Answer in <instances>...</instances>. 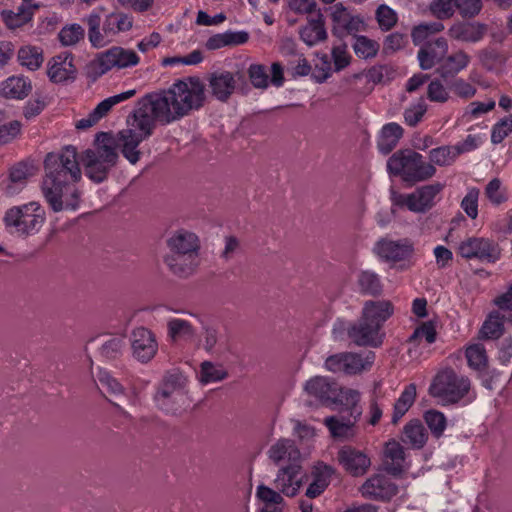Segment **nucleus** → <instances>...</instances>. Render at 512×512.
Segmentation results:
<instances>
[{
    "instance_id": "45",
    "label": "nucleus",
    "mask_w": 512,
    "mask_h": 512,
    "mask_svg": "<svg viewBox=\"0 0 512 512\" xmlns=\"http://www.w3.org/2000/svg\"><path fill=\"white\" fill-rule=\"evenodd\" d=\"M84 36V28L76 23L64 26L58 34V38L63 46L75 45L80 40H83Z\"/></svg>"
},
{
    "instance_id": "52",
    "label": "nucleus",
    "mask_w": 512,
    "mask_h": 512,
    "mask_svg": "<svg viewBox=\"0 0 512 512\" xmlns=\"http://www.w3.org/2000/svg\"><path fill=\"white\" fill-rule=\"evenodd\" d=\"M512 132V114L500 119L492 128L491 142L501 143Z\"/></svg>"
},
{
    "instance_id": "63",
    "label": "nucleus",
    "mask_w": 512,
    "mask_h": 512,
    "mask_svg": "<svg viewBox=\"0 0 512 512\" xmlns=\"http://www.w3.org/2000/svg\"><path fill=\"white\" fill-rule=\"evenodd\" d=\"M21 131V123L13 120L0 126V144H7L15 139Z\"/></svg>"
},
{
    "instance_id": "4",
    "label": "nucleus",
    "mask_w": 512,
    "mask_h": 512,
    "mask_svg": "<svg viewBox=\"0 0 512 512\" xmlns=\"http://www.w3.org/2000/svg\"><path fill=\"white\" fill-rule=\"evenodd\" d=\"M387 170L390 175L400 176L410 185L426 181L436 173L434 165L425 162L424 157L412 149L398 150L390 156Z\"/></svg>"
},
{
    "instance_id": "18",
    "label": "nucleus",
    "mask_w": 512,
    "mask_h": 512,
    "mask_svg": "<svg viewBox=\"0 0 512 512\" xmlns=\"http://www.w3.org/2000/svg\"><path fill=\"white\" fill-rule=\"evenodd\" d=\"M301 470L300 463L296 462L281 467L274 480L275 489L287 497H294L302 485Z\"/></svg>"
},
{
    "instance_id": "35",
    "label": "nucleus",
    "mask_w": 512,
    "mask_h": 512,
    "mask_svg": "<svg viewBox=\"0 0 512 512\" xmlns=\"http://www.w3.org/2000/svg\"><path fill=\"white\" fill-rule=\"evenodd\" d=\"M505 316L499 311H493L489 314L480 329L482 339H498L504 333Z\"/></svg>"
},
{
    "instance_id": "31",
    "label": "nucleus",
    "mask_w": 512,
    "mask_h": 512,
    "mask_svg": "<svg viewBox=\"0 0 512 512\" xmlns=\"http://www.w3.org/2000/svg\"><path fill=\"white\" fill-rule=\"evenodd\" d=\"M32 90L30 80L24 77H10L2 84V95L10 99H24Z\"/></svg>"
},
{
    "instance_id": "46",
    "label": "nucleus",
    "mask_w": 512,
    "mask_h": 512,
    "mask_svg": "<svg viewBox=\"0 0 512 512\" xmlns=\"http://www.w3.org/2000/svg\"><path fill=\"white\" fill-rule=\"evenodd\" d=\"M456 158L457 154L453 146H441L429 152V159L432 165L448 166L452 164Z\"/></svg>"
},
{
    "instance_id": "21",
    "label": "nucleus",
    "mask_w": 512,
    "mask_h": 512,
    "mask_svg": "<svg viewBox=\"0 0 512 512\" xmlns=\"http://www.w3.org/2000/svg\"><path fill=\"white\" fill-rule=\"evenodd\" d=\"M394 306L389 300H368L364 303L361 316L382 329L384 323L393 315Z\"/></svg>"
},
{
    "instance_id": "37",
    "label": "nucleus",
    "mask_w": 512,
    "mask_h": 512,
    "mask_svg": "<svg viewBox=\"0 0 512 512\" xmlns=\"http://www.w3.org/2000/svg\"><path fill=\"white\" fill-rule=\"evenodd\" d=\"M125 346L124 336H110L102 341L99 353L107 360H116L122 356Z\"/></svg>"
},
{
    "instance_id": "59",
    "label": "nucleus",
    "mask_w": 512,
    "mask_h": 512,
    "mask_svg": "<svg viewBox=\"0 0 512 512\" xmlns=\"http://www.w3.org/2000/svg\"><path fill=\"white\" fill-rule=\"evenodd\" d=\"M249 79L255 88L264 89L268 86V75L264 65L252 64L248 69Z\"/></svg>"
},
{
    "instance_id": "58",
    "label": "nucleus",
    "mask_w": 512,
    "mask_h": 512,
    "mask_svg": "<svg viewBox=\"0 0 512 512\" xmlns=\"http://www.w3.org/2000/svg\"><path fill=\"white\" fill-rule=\"evenodd\" d=\"M376 18L382 30H390L396 23V13L387 5H380L376 10Z\"/></svg>"
},
{
    "instance_id": "62",
    "label": "nucleus",
    "mask_w": 512,
    "mask_h": 512,
    "mask_svg": "<svg viewBox=\"0 0 512 512\" xmlns=\"http://www.w3.org/2000/svg\"><path fill=\"white\" fill-rule=\"evenodd\" d=\"M427 111V106L423 99H420L419 102L410 107L407 108L404 111V119L407 125L411 127H415L422 119L424 114Z\"/></svg>"
},
{
    "instance_id": "12",
    "label": "nucleus",
    "mask_w": 512,
    "mask_h": 512,
    "mask_svg": "<svg viewBox=\"0 0 512 512\" xmlns=\"http://www.w3.org/2000/svg\"><path fill=\"white\" fill-rule=\"evenodd\" d=\"M348 338L360 347H380L383 343L384 333L378 329V325H373L363 319L362 316L357 322L350 324L347 328Z\"/></svg>"
},
{
    "instance_id": "57",
    "label": "nucleus",
    "mask_w": 512,
    "mask_h": 512,
    "mask_svg": "<svg viewBox=\"0 0 512 512\" xmlns=\"http://www.w3.org/2000/svg\"><path fill=\"white\" fill-rule=\"evenodd\" d=\"M479 194L478 188H471L461 201V208L471 219H475L478 215Z\"/></svg>"
},
{
    "instance_id": "27",
    "label": "nucleus",
    "mask_w": 512,
    "mask_h": 512,
    "mask_svg": "<svg viewBox=\"0 0 512 512\" xmlns=\"http://www.w3.org/2000/svg\"><path fill=\"white\" fill-rule=\"evenodd\" d=\"M335 469L323 463L315 466L313 471V481L308 486L305 495L312 499L321 495L330 483L331 476L334 474Z\"/></svg>"
},
{
    "instance_id": "42",
    "label": "nucleus",
    "mask_w": 512,
    "mask_h": 512,
    "mask_svg": "<svg viewBox=\"0 0 512 512\" xmlns=\"http://www.w3.org/2000/svg\"><path fill=\"white\" fill-rule=\"evenodd\" d=\"M353 49L355 54L362 59L373 58L379 50V44L366 36L354 35Z\"/></svg>"
},
{
    "instance_id": "15",
    "label": "nucleus",
    "mask_w": 512,
    "mask_h": 512,
    "mask_svg": "<svg viewBox=\"0 0 512 512\" xmlns=\"http://www.w3.org/2000/svg\"><path fill=\"white\" fill-rule=\"evenodd\" d=\"M363 497L373 500H390L398 493V487L384 475H373L360 487Z\"/></svg>"
},
{
    "instance_id": "9",
    "label": "nucleus",
    "mask_w": 512,
    "mask_h": 512,
    "mask_svg": "<svg viewBox=\"0 0 512 512\" xmlns=\"http://www.w3.org/2000/svg\"><path fill=\"white\" fill-rule=\"evenodd\" d=\"M139 57L133 50H126L122 47H113L100 54L98 58L89 65V76L96 79L104 75L113 67L126 68L138 64Z\"/></svg>"
},
{
    "instance_id": "47",
    "label": "nucleus",
    "mask_w": 512,
    "mask_h": 512,
    "mask_svg": "<svg viewBox=\"0 0 512 512\" xmlns=\"http://www.w3.org/2000/svg\"><path fill=\"white\" fill-rule=\"evenodd\" d=\"M228 372L215 366L212 362L204 361L200 369V382L203 384L218 382L226 379Z\"/></svg>"
},
{
    "instance_id": "54",
    "label": "nucleus",
    "mask_w": 512,
    "mask_h": 512,
    "mask_svg": "<svg viewBox=\"0 0 512 512\" xmlns=\"http://www.w3.org/2000/svg\"><path fill=\"white\" fill-rule=\"evenodd\" d=\"M444 85L445 83L441 80L440 77L438 79L432 80L427 88L428 99L432 102H447L449 99V93Z\"/></svg>"
},
{
    "instance_id": "13",
    "label": "nucleus",
    "mask_w": 512,
    "mask_h": 512,
    "mask_svg": "<svg viewBox=\"0 0 512 512\" xmlns=\"http://www.w3.org/2000/svg\"><path fill=\"white\" fill-rule=\"evenodd\" d=\"M337 459L344 470L353 477L363 476L371 465L370 458L364 452L351 446L341 448Z\"/></svg>"
},
{
    "instance_id": "7",
    "label": "nucleus",
    "mask_w": 512,
    "mask_h": 512,
    "mask_svg": "<svg viewBox=\"0 0 512 512\" xmlns=\"http://www.w3.org/2000/svg\"><path fill=\"white\" fill-rule=\"evenodd\" d=\"M85 22L88 25V38L95 48L104 47L108 40L106 37L114 36L120 32L129 31L133 26V18L123 12H112L105 17L100 31L101 17L93 12L87 16Z\"/></svg>"
},
{
    "instance_id": "61",
    "label": "nucleus",
    "mask_w": 512,
    "mask_h": 512,
    "mask_svg": "<svg viewBox=\"0 0 512 512\" xmlns=\"http://www.w3.org/2000/svg\"><path fill=\"white\" fill-rule=\"evenodd\" d=\"M202 338L203 349L206 352H212L221 339L219 329L213 325H203Z\"/></svg>"
},
{
    "instance_id": "8",
    "label": "nucleus",
    "mask_w": 512,
    "mask_h": 512,
    "mask_svg": "<svg viewBox=\"0 0 512 512\" xmlns=\"http://www.w3.org/2000/svg\"><path fill=\"white\" fill-rule=\"evenodd\" d=\"M469 390L470 380L467 377L458 375L452 368H446L435 376L429 394L453 404L463 399Z\"/></svg>"
},
{
    "instance_id": "26",
    "label": "nucleus",
    "mask_w": 512,
    "mask_h": 512,
    "mask_svg": "<svg viewBox=\"0 0 512 512\" xmlns=\"http://www.w3.org/2000/svg\"><path fill=\"white\" fill-rule=\"evenodd\" d=\"M299 35L301 40L310 47L327 39L325 19L320 10L315 17L308 18V24L300 28Z\"/></svg>"
},
{
    "instance_id": "36",
    "label": "nucleus",
    "mask_w": 512,
    "mask_h": 512,
    "mask_svg": "<svg viewBox=\"0 0 512 512\" xmlns=\"http://www.w3.org/2000/svg\"><path fill=\"white\" fill-rule=\"evenodd\" d=\"M484 28L481 24L477 28L469 24H456L449 29V33L456 40L475 43L483 38Z\"/></svg>"
},
{
    "instance_id": "24",
    "label": "nucleus",
    "mask_w": 512,
    "mask_h": 512,
    "mask_svg": "<svg viewBox=\"0 0 512 512\" xmlns=\"http://www.w3.org/2000/svg\"><path fill=\"white\" fill-rule=\"evenodd\" d=\"M164 262L174 275L186 278L193 274L198 266V255L168 253L164 257Z\"/></svg>"
},
{
    "instance_id": "16",
    "label": "nucleus",
    "mask_w": 512,
    "mask_h": 512,
    "mask_svg": "<svg viewBox=\"0 0 512 512\" xmlns=\"http://www.w3.org/2000/svg\"><path fill=\"white\" fill-rule=\"evenodd\" d=\"M308 395L315 397L323 405L337 404L339 386L327 377L315 376L304 387Z\"/></svg>"
},
{
    "instance_id": "51",
    "label": "nucleus",
    "mask_w": 512,
    "mask_h": 512,
    "mask_svg": "<svg viewBox=\"0 0 512 512\" xmlns=\"http://www.w3.org/2000/svg\"><path fill=\"white\" fill-rule=\"evenodd\" d=\"M456 8V0H433L430 10L438 19H448L453 16Z\"/></svg>"
},
{
    "instance_id": "28",
    "label": "nucleus",
    "mask_w": 512,
    "mask_h": 512,
    "mask_svg": "<svg viewBox=\"0 0 512 512\" xmlns=\"http://www.w3.org/2000/svg\"><path fill=\"white\" fill-rule=\"evenodd\" d=\"M428 439L427 431L419 419H412L405 424L401 440L413 449L424 447Z\"/></svg>"
},
{
    "instance_id": "25",
    "label": "nucleus",
    "mask_w": 512,
    "mask_h": 512,
    "mask_svg": "<svg viewBox=\"0 0 512 512\" xmlns=\"http://www.w3.org/2000/svg\"><path fill=\"white\" fill-rule=\"evenodd\" d=\"M268 456L276 465L287 460L288 464L300 463V451L291 439L281 438L268 450Z\"/></svg>"
},
{
    "instance_id": "41",
    "label": "nucleus",
    "mask_w": 512,
    "mask_h": 512,
    "mask_svg": "<svg viewBox=\"0 0 512 512\" xmlns=\"http://www.w3.org/2000/svg\"><path fill=\"white\" fill-rule=\"evenodd\" d=\"M390 200L392 202V206H396L400 209L407 208L409 211L414 213H421V207L418 201L416 190L409 194H402L394 189H391Z\"/></svg>"
},
{
    "instance_id": "32",
    "label": "nucleus",
    "mask_w": 512,
    "mask_h": 512,
    "mask_svg": "<svg viewBox=\"0 0 512 512\" xmlns=\"http://www.w3.org/2000/svg\"><path fill=\"white\" fill-rule=\"evenodd\" d=\"M167 334L173 342L180 340L189 341L195 338L196 329L187 320L173 318L167 322Z\"/></svg>"
},
{
    "instance_id": "34",
    "label": "nucleus",
    "mask_w": 512,
    "mask_h": 512,
    "mask_svg": "<svg viewBox=\"0 0 512 512\" xmlns=\"http://www.w3.org/2000/svg\"><path fill=\"white\" fill-rule=\"evenodd\" d=\"M346 374L355 375L364 370L370 369L375 360V353L368 351L365 355L353 352H345Z\"/></svg>"
},
{
    "instance_id": "53",
    "label": "nucleus",
    "mask_w": 512,
    "mask_h": 512,
    "mask_svg": "<svg viewBox=\"0 0 512 512\" xmlns=\"http://www.w3.org/2000/svg\"><path fill=\"white\" fill-rule=\"evenodd\" d=\"M455 95L462 99H470L475 96L476 88L462 78H456L445 84Z\"/></svg>"
},
{
    "instance_id": "14",
    "label": "nucleus",
    "mask_w": 512,
    "mask_h": 512,
    "mask_svg": "<svg viewBox=\"0 0 512 512\" xmlns=\"http://www.w3.org/2000/svg\"><path fill=\"white\" fill-rule=\"evenodd\" d=\"M245 79L241 72L233 74L229 71L214 72L209 77V87L212 95L221 102H226L233 94L237 81Z\"/></svg>"
},
{
    "instance_id": "55",
    "label": "nucleus",
    "mask_w": 512,
    "mask_h": 512,
    "mask_svg": "<svg viewBox=\"0 0 512 512\" xmlns=\"http://www.w3.org/2000/svg\"><path fill=\"white\" fill-rule=\"evenodd\" d=\"M437 332L432 321H427L418 326L409 337L408 342L415 343L420 338H425L427 343L432 344L436 341Z\"/></svg>"
},
{
    "instance_id": "38",
    "label": "nucleus",
    "mask_w": 512,
    "mask_h": 512,
    "mask_svg": "<svg viewBox=\"0 0 512 512\" xmlns=\"http://www.w3.org/2000/svg\"><path fill=\"white\" fill-rule=\"evenodd\" d=\"M444 185L441 183H434L424 185L416 189V194L421 207V213H426L434 205V198L443 190Z\"/></svg>"
},
{
    "instance_id": "44",
    "label": "nucleus",
    "mask_w": 512,
    "mask_h": 512,
    "mask_svg": "<svg viewBox=\"0 0 512 512\" xmlns=\"http://www.w3.org/2000/svg\"><path fill=\"white\" fill-rule=\"evenodd\" d=\"M481 65L488 71H493L504 65L506 57L496 49L487 47L478 53Z\"/></svg>"
},
{
    "instance_id": "20",
    "label": "nucleus",
    "mask_w": 512,
    "mask_h": 512,
    "mask_svg": "<svg viewBox=\"0 0 512 512\" xmlns=\"http://www.w3.org/2000/svg\"><path fill=\"white\" fill-rule=\"evenodd\" d=\"M76 68L73 64V55L70 52H63L51 59L47 71L49 79L53 83H62L74 79Z\"/></svg>"
},
{
    "instance_id": "5",
    "label": "nucleus",
    "mask_w": 512,
    "mask_h": 512,
    "mask_svg": "<svg viewBox=\"0 0 512 512\" xmlns=\"http://www.w3.org/2000/svg\"><path fill=\"white\" fill-rule=\"evenodd\" d=\"M46 221V212L40 203L32 201L9 208L3 217L6 230L21 238L37 234Z\"/></svg>"
},
{
    "instance_id": "50",
    "label": "nucleus",
    "mask_w": 512,
    "mask_h": 512,
    "mask_svg": "<svg viewBox=\"0 0 512 512\" xmlns=\"http://www.w3.org/2000/svg\"><path fill=\"white\" fill-rule=\"evenodd\" d=\"M96 381L103 389L111 394L123 393V386L108 371L99 368L96 374Z\"/></svg>"
},
{
    "instance_id": "56",
    "label": "nucleus",
    "mask_w": 512,
    "mask_h": 512,
    "mask_svg": "<svg viewBox=\"0 0 512 512\" xmlns=\"http://www.w3.org/2000/svg\"><path fill=\"white\" fill-rule=\"evenodd\" d=\"M256 496L259 500L264 502L265 505L279 506L284 503L280 492L263 484L257 487Z\"/></svg>"
},
{
    "instance_id": "17",
    "label": "nucleus",
    "mask_w": 512,
    "mask_h": 512,
    "mask_svg": "<svg viewBox=\"0 0 512 512\" xmlns=\"http://www.w3.org/2000/svg\"><path fill=\"white\" fill-rule=\"evenodd\" d=\"M375 250L377 254L386 261L399 262L412 257L414 246L408 239L397 241L381 239L376 243Z\"/></svg>"
},
{
    "instance_id": "11",
    "label": "nucleus",
    "mask_w": 512,
    "mask_h": 512,
    "mask_svg": "<svg viewBox=\"0 0 512 512\" xmlns=\"http://www.w3.org/2000/svg\"><path fill=\"white\" fill-rule=\"evenodd\" d=\"M130 342L133 357L141 363H149L158 352L156 335L146 327L134 328L130 334Z\"/></svg>"
},
{
    "instance_id": "1",
    "label": "nucleus",
    "mask_w": 512,
    "mask_h": 512,
    "mask_svg": "<svg viewBox=\"0 0 512 512\" xmlns=\"http://www.w3.org/2000/svg\"><path fill=\"white\" fill-rule=\"evenodd\" d=\"M205 102V85L198 77L177 80L168 89L147 93L127 117L128 128L117 133L115 149L131 163L140 160L138 146L148 139L157 124L165 126L199 110Z\"/></svg>"
},
{
    "instance_id": "19",
    "label": "nucleus",
    "mask_w": 512,
    "mask_h": 512,
    "mask_svg": "<svg viewBox=\"0 0 512 512\" xmlns=\"http://www.w3.org/2000/svg\"><path fill=\"white\" fill-rule=\"evenodd\" d=\"M471 61V57L463 50H458L440 62L436 68V73L446 84L458 78L457 75L466 69Z\"/></svg>"
},
{
    "instance_id": "43",
    "label": "nucleus",
    "mask_w": 512,
    "mask_h": 512,
    "mask_svg": "<svg viewBox=\"0 0 512 512\" xmlns=\"http://www.w3.org/2000/svg\"><path fill=\"white\" fill-rule=\"evenodd\" d=\"M331 13V19L334 23L332 28V34L340 39L345 36L344 30L346 23L349 21L351 14L347 11V8L342 3H337L333 7Z\"/></svg>"
},
{
    "instance_id": "23",
    "label": "nucleus",
    "mask_w": 512,
    "mask_h": 512,
    "mask_svg": "<svg viewBox=\"0 0 512 512\" xmlns=\"http://www.w3.org/2000/svg\"><path fill=\"white\" fill-rule=\"evenodd\" d=\"M169 253H180L198 255L200 248L199 239L196 234L179 230L167 239Z\"/></svg>"
},
{
    "instance_id": "3",
    "label": "nucleus",
    "mask_w": 512,
    "mask_h": 512,
    "mask_svg": "<svg viewBox=\"0 0 512 512\" xmlns=\"http://www.w3.org/2000/svg\"><path fill=\"white\" fill-rule=\"evenodd\" d=\"M118 159L119 156L115 150V139L111 132L97 133L93 148L86 149L81 155L85 175L96 184L108 179Z\"/></svg>"
},
{
    "instance_id": "30",
    "label": "nucleus",
    "mask_w": 512,
    "mask_h": 512,
    "mask_svg": "<svg viewBox=\"0 0 512 512\" xmlns=\"http://www.w3.org/2000/svg\"><path fill=\"white\" fill-rule=\"evenodd\" d=\"M385 456L390 459L386 463V471L392 476H399L403 472V463L405 461V451L403 446L396 440H390L386 443Z\"/></svg>"
},
{
    "instance_id": "33",
    "label": "nucleus",
    "mask_w": 512,
    "mask_h": 512,
    "mask_svg": "<svg viewBox=\"0 0 512 512\" xmlns=\"http://www.w3.org/2000/svg\"><path fill=\"white\" fill-rule=\"evenodd\" d=\"M358 290L363 295L379 296L383 291L380 277L373 271H361L357 276Z\"/></svg>"
},
{
    "instance_id": "49",
    "label": "nucleus",
    "mask_w": 512,
    "mask_h": 512,
    "mask_svg": "<svg viewBox=\"0 0 512 512\" xmlns=\"http://www.w3.org/2000/svg\"><path fill=\"white\" fill-rule=\"evenodd\" d=\"M324 424L334 438H347L352 435V421L340 422L335 417H326Z\"/></svg>"
},
{
    "instance_id": "64",
    "label": "nucleus",
    "mask_w": 512,
    "mask_h": 512,
    "mask_svg": "<svg viewBox=\"0 0 512 512\" xmlns=\"http://www.w3.org/2000/svg\"><path fill=\"white\" fill-rule=\"evenodd\" d=\"M346 49V44L335 46L332 49V58L336 72L343 70L350 64L351 57L347 54Z\"/></svg>"
},
{
    "instance_id": "60",
    "label": "nucleus",
    "mask_w": 512,
    "mask_h": 512,
    "mask_svg": "<svg viewBox=\"0 0 512 512\" xmlns=\"http://www.w3.org/2000/svg\"><path fill=\"white\" fill-rule=\"evenodd\" d=\"M456 9L463 18H473L482 9V0H456Z\"/></svg>"
},
{
    "instance_id": "39",
    "label": "nucleus",
    "mask_w": 512,
    "mask_h": 512,
    "mask_svg": "<svg viewBox=\"0 0 512 512\" xmlns=\"http://www.w3.org/2000/svg\"><path fill=\"white\" fill-rule=\"evenodd\" d=\"M469 367L474 370L482 371L488 365V356L483 344L477 343L470 345L465 352Z\"/></svg>"
},
{
    "instance_id": "2",
    "label": "nucleus",
    "mask_w": 512,
    "mask_h": 512,
    "mask_svg": "<svg viewBox=\"0 0 512 512\" xmlns=\"http://www.w3.org/2000/svg\"><path fill=\"white\" fill-rule=\"evenodd\" d=\"M77 155L76 147L67 145L45 156L41 189L53 212L75 211L79 207L80 192L75 184L81 180L82 172Z\"/></svg>"
},
{
    "instance_id": "29",
    "label": "nucleus",
    "mask_w": 512,
    "mask_h": 512,
    "mask_svg": "<svg viewBox=\"0 0 512 512\" xmlns=\"http://www.w3.org/2000/svg\"><path fill=\"white\" fill-rule=\"evenodd\" d=\"M403 132V128L397 123L391 122L384 125L377 142L379 151L384 155L389 154L397 146Z\"/></svg>"
},
{
    "instance_id": "40",
    "label": "nucleus",
    "mask_w": 512,
    "mask_h": 512,
    "mask_svg": "<svg viewBox=\"0 0 512 512\" xmlns=\"http://www.w3.org/2000/svg\"><path fill=\"white\" fill-rule=\"evenodd\" d=\"M18 60L22 66L37 70L43 62L42 50L35 46L22 47L18 51Z\"/></svg>"
},
{
    "instance_id": "48",
    "label": "nucleus",
    "mask_w": 512,
    "mask_h": 512,
    "mask_svg": "<svg viewBox=\"0 0 512 512\" xmlns=\"http://www.w3.org/2000/svg\"><path fill=\"white\" fill-rule=\"evenodd\" d=\"M424 419L435 438H440L446 428V418L442 412L437 410H428L424 414Z\"/></svg>"
},
{
    "instance_id": "22",
    "label": "nucleus",
    "mask_w": 512,
    "mask_h": 512,
    "mask_svg": "<svg viewBox=\"0 0 512 512\" xmlns=\"http://www.w3.org/2000/svg\"><path fill=\"white\" fill-rule=\"evenodd\" d=\"M448 50V44L445 38L440 37L434 41L427 42L418 52V60L421 69L429 70L436 63L444 59Z\"/></svg>"
},
{
    "instance_id": "6",
    "label": "nucleus",
    "mask_w": 512,
    "mask_h": 512,
    "mask_svg": "<svg viewBox=\"0 0 512 512\" xmlns=\"http://www.w3.org/2000/svg\"><path fill=\"white\" fill-rule=\"evenodd\" d=\"M186 384L187 379L182 372L177 369L167 371L154 395L157 407L168 414H180L186 398Z\"/></svg>"
},
{
    "instance_id": "10",
    "label": "nucleus",
    "mask_w": 512,
    "mask_h": 512,
    "mask_svg": "<svg viewBox=\"0 0 512 512\" xmlns=\"http://www.w3.org/2000/svg\"><path fill=\"white\" fill-rule=\"evenodd\" d=\"M458 252L463 258H475L485 263H495L501 254L496 242L478 237H470L462 241L458 247Z\"/></svg>"
}]
</instances>
